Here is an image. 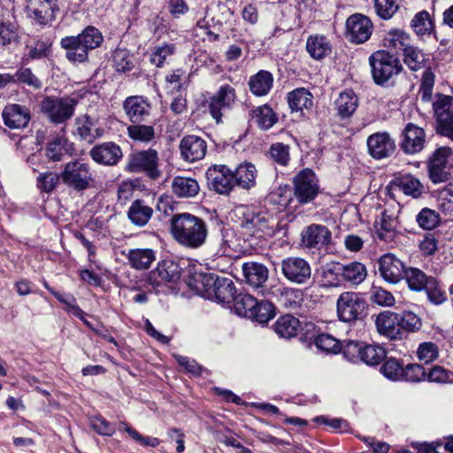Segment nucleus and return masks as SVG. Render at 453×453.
Masks as SVG:
<instances>
[{"label":"nucleus","mask_w":453,"mask_h":453,"mask_svg":"<svg viewBox=\"0 0 453 453\" xmlns=\"http://www.w3.org/2000/svg\"><path fill=\"white\" fill-rule=\"evenodd\" d=\"M170 223L173 237L182 246L196 249L205 242L207 226L201 218L188 212L176 213Z\"/></svg>","instance_id":"f257e3e1"},{"label":"nucleus","mask_w":453,"mask_h":453,"mask_svg":"<svg viewBox=\"0 0 453 453\" xmlns=\"http://www.w3.org/2000/svg\"><path fill=\"white\" fill-rule=\"evenodd\" d=\"M77 103L69 96H45L41 103V111L50 123L65 124L73 118Z\"/></svg>","instance_id":"f03ea898"},{"label":"nucleus","mask_w":453,"mask_h":453,"mask_svg":"<svg viewBox=\"0 0 453 453\" xmlns=\"http://www.w3.org/2000/svg\"><path fill=\"white\" fill-rule=\"evenodd\" d=\"M367 303L360 293L342 292L336 301L338 319L345 323L362 319L365 316Z\"/></svg>","instance_id":"7ed1b4c3"},{"label":"nucleus","mask_w":453,"mask_h":453,"mask_svg":"<svg viewBox=\"0 0 453 453\" xmlns=\"http://www.w3.org/2000/svg\"><path fill=\"white\" fill-rule=\"evenodd\" d=\"M372 78L376 84L382 85L402 71L400 60L385 50H378L369 58Z\"/></svg>","instance_id":"20e7f679"},{"label":"nucleus","mask_w":453,"mask_h":453,"mask_svg":"<svg viewBox=\"0 0 453 453\" xmlns=\"http://www.w3.org/2000/svg\"><path fill=\"white\" fill-rule=\"evenodd\" d=\"M319 194V179L311 169L304 168L293 177V196L299 203L307 204Z\"/></svg>","instance_id":"39448f33"},{"label":"nucleus","mask_w":453,"mask_h":453,"mask_svg":"<svg viewBox=\"0 0 453 453\" xmlns=\"http://www.w3.org/2000/svg\"><path fill=\"white\" fill-rule=\"evenodd\" d=\"M60 177L65 185L74 190L81 191L89 186L92 173L88 164L82 160H74L65 165Z\"/></svg>","instance_id":"423d86ee"},{"label":"nucleus","mask_w":453,"mask_h":453,"mask_svg":"<svg viewBox=\"0 0 453 453\" xmlns=\"http://www.w3.org/2000/svg\"><path fill=\"white\" fill-rule=\"evenodd\" d=\"M127 170L132 173L144 172L147 175L156 180L161 173L158 169V154L156 150L148 149L130 154Z\"/></svg>","instance_id":"0eeeda50"},{"label":"nucleus","mask_w":453,"mask_h":453,"mask_svg":"<svg viewBox=\"0 0 453 453\" xmlns=\"http://www.w3.org/2000/svg\"><path fill=\"white\" fill-rule=\"evenodd\" d=\"M280 270L290 282L303 285L311 278V267L307 260L300 257H288L281 260Z\"/></svg>","instance_id":"6e6552de"},{"label":"nucleus","mask_w":453,"mask_h":453,"mask_svg":"<svg viewBox=\"0 0 453 453\" xmlns=\"http://www.w3.org/2000/svg\"><path fill=\"white\" fill-rule=\"evenodd\" d=\"M209 188L219 195H228L235 187L234 172L225 165H214L206 171Z\"/></svg>","instance_id":"1a4fd4ad"},{"label":"nucleus","mask_w":453,"mask_h":453,"mask_svg":"<svg viewBox=\"0 0 453 453\" xmlns=\"http://www.w3.org/2000/svg\"><path fill=\"white\" fill-rule=\"evenodd\" d=\"M372 21L363 14H353L346 21V37L354 43L366 42L372 32Z\"/></svg>","instance_id":"9d476101"},{"label":"nucleus","mask_w":453,"mask_h":453,"mask_svg":"<svg viewBox=\"0 0 453 453\" xmlns=\"http://www.w3.org/2000/svg\"><path fill=\"white\" fill-rule=\"evenodd\" d=\"M58 0H27V11L30 18L40 25H46L56 19Z\"/></svg>","instance_id":"9b49d317"},{"label":"nucleus","mask_w":453,"mask_h":453,"mask_svg":"<svg viewBox=\"0 0 453 453\" xmlns=\"http://www.w3.org/2000/svg\"><path fill=\"white\" fill-rule=\"evenodd\" d=\"M368 152L374 159L391 157L395 150V142L388 132H377L368 136Z\"/></svg>","instance_id":"f8f14e48"},{"label":"nucleus","mask_w":453,"mask_h":453,"mask_svg":"<svg viewBox=\"0 0 453 453\" xmlns=\"http://www.w3.org/2000/svg\"><path fill=\"white\" fill-rule=\"evenodd\" d=\"M180 157L187 163L202 160L207 151V142L200 136L189 134L184 136L179 144Z\"/></svg>","instance_id":"ddd939ff"},{"label":"nucleus","mask_w":453,"mask_h":453,"mask_svg":"<svg viewBox=\"0 0 453 453\" xmlns=\"http://www.w3.org/2000/svg\"><path fill=\"white\" fill-rule=\"evenodd\" d=\"M451 155L449 147H441L431 156L428 161V172L430 180L434 183L445 182L449 179L447 172L448 158Z\"/></svg>","instance_id":"4468645a"},{"label":"nucleus","mask_w":453,"mask_h":453,"mask_svg":"<svg viewBox=\"0 0 453 453\" xmlns=\"http://www.w3.org/2000/svg\"><path fill=\"white\" fill-rule=\"evenodd\" d=\"M235 212L240 218L239 225L244 234L252 236L257 232H263L267 227L265 217L247 206L236 208Z\"/></svg>","instance_id":"2eb2a0df"},{"label":"nucleus","mask_w":453,"mask_h":453,"mask_svg":"<svg viewBox=\"0 0 453 453\" xmlns=\"http://www.w3.org/2000/svg\"><path fill=\"white\" fill-rule=\"evenodd\" d=\"M235 91L230 85H223L209 102V111L217 123L221 122L224 111L234 102Z\"/></svg>","instance_id":"dca6fc26"},{"label":"nucleus","mask_w":453,"mask_h":453,"mask_svg":"<svg viewBox=\"0 0 453 453\" xmlns=\"http://www.w3.org/2000/svg\"><path fill=\"white\" fill-rule=\"evenodd\" d=\"M4 123L11 129H20L27 127L31 119L30 109L18 104H7L2 112Z\"/></svg>","instance_id":"f3484780"},{"label":"nucleus","mask_w":453,"mask_h":453,"mask_svg":"<svg viewBox=\"0 0 453 453\" xmlns=\"http://www.w3.org/2000/svg\"><path fill=\"white\" fill-rule=\"evenodd\" d=\"M89 155L97 164L116 165L123 157L121 148L113 142H106L94 146Z\"/></svg>","instance_id":"a211bd4d"},{"label":"nucleus","mask_w":453,"mask_h":453,"mask_svg":"<svg viewBox=\"0 0 453 453\" xmlns=\"http://www.w3.org/2000/svg\"><path fill=\"white\" fill-rule=\"evenodd\" d=\"M426 142V134L423 128L413 123H408L403 130V139L401 148L406 154H415L421 151Z\"/></svg>","instance_id":"6ab92c4d"},{"label":"nucleus","mask_w":453,"mask_h":453,"mask_svg":"<svg viewBox=\"0 0 453 453\" xmlns=\"http://www.w3.org/2000/svg\"><path fill=\"white\" fill-rule=\"evenodd\" d=\"M381 276L389 283H397L404 273L403 263L392 253L383 255L379 260Z\"/></svg>","instance_id":"aec40b11"},{"label":"nucleus","mask_w":453,"mask_h":453,"mask_svg":"<svg viewBox=\"0 0 453 453\" xmlns=\"http://www.w3.org/2000/svg\"><path fill=\"white\" fill-rule=\"evenodd\" d=\"M397 226V217L394 211L385 210L374 223L375 234L380 240L391 242L396 236Z\"/></svg>","instance_id":"412c9836"},{"label":"nucleus","mask_w":453,"mask_h":453,"mask_svg":"<svg viewBox=\"0 0 453 453\" xmlns=\"http://www.w3.org/2000/svg\"><path fill=\"white\" fill-rule=\"evenodd\" d=\"M60 46L65 50V58L73 64H83L88 61V50L76 35L61 39Z\"/></svg>","instance_id":"4be33fe9"},{"label":"nucleus","mask_w":453,"mask_h":453,"mask_svg":"<svg viewBox=\"0 0 453 453\" xmlns=\"http://www.w3.org/2000/svg\"><path fill=\"white\" fill-rule=\"evenodd\" d=\"M377 331L391 340L401 339L403 331L400 330L398 314L392 311L380 313L375 320Z\"/></svg>","instance_id":"5701e85b"},{"label":"nucleus","mask_w":453,"mask_h":453,"mask_svg":"<svg viewBox=\"0 0 453 453\" xmlns=\"http://www.w3.org/2000/svg\"><path fill=\"white\" fill-rule=\"evenodd\" d=\"M330 240L331 232L323 225L311 224L302 233V242L307 248L326 246Z\"/></svg>","instance_id":"b1692460"},{"label":"nucleus","mask_w":453,"mask_h":453,"mask_svg":"<svg viewBox=\"0 0 453 453\" xmlns=\"http://www.w3.org/2000/svg\"><path fill=\"white\" fill-rule=\"evenodd\" d=\"M126 114L133 123H138L150 115V104L142 96H134L126 98L123 103Z\"/></svg>","instance_id":"393cba45"},{"label":"nucleus","mask_w":453,"mask_h":453,"mask_svg":"<svg viewBox=\"0 0 453 453\" xmlns=\"http://www.w3.org/2000/svg\"><path fill=\"white\" fill-rule=\"evenodd\" d=\"M74 134L82 141L93 143L104 134V129L98 127L96 122L88 116H81L75 119Z\"/></svg>","instance_id":"a878e982"},{"label":"nucleus","mask_w":453,"mask_h":453,"mask_svg":"<svg viewBox=\"0 0 453 453\" xmlns=\"http://www.w3.org/2000/svg\"><path fill=\"white\" fill-rule=\"evenodd\" d=\"M342 263L329 262L321 266L319 285L322 288L341 287L342 280Z\"/></svg>","instance_id":"bb28decb"},{"label":"nucleus","mask_w":453,"mask_h":453,"mask_svg":"<svg viewBox=\"0 0 453 453\" xmlns=\"http://www.w3.org/2000/svg\"><path fill=\"white\" fill-rule=\"evenodd\" d=\"M236 295L234 283L231 279L217 276V282L208 297L218 303H230Z\"/></svg>","instance_id":"cd10ccee"},{"label":"nucleus","mask_w":453,"mask_h":453,"mask_svg":"<svg viewBox=\"0 0 453 453\" xmlns=\"http://www.w3.org/2000/svg\"><path fill=\"white\" fill-rule=\"evenodd\" d=\"M199 190L197 180L191 177L176 176L172 181V192L179 198L195 197Z\"/></svg>","instance_id":"c85d7f7f"},{"label":"nucleus","mask_w":453,"mask_h":453,"mask_svg":"<svg viewBox=\"0 0 453 453\" xmlns=\"http://www.w3.org/2000/svg\"><path fill=\"white\" fill-rule=\"evenodd\" d=\"M288 103L291 111L303 114L304 110L311 109L313 96L308 89L298 88L288 94Z\"/></svg>","instance_id":"c756f323"},{"label":"nucleus","mask_w":453,"mask_h":453,"mask_svg":"<svg viewBox=\"0 0 453 453\" xmlns=\"http://www.w3.org/2000/svg\"><path fill=\"white\" fill-rule=\"evenodd\" d=\"M243 276L248 284L254 288H260L268 279L267 268L259 263L249 262L242 265Z\"/></svg>","instance_id":"7c9ffc66"},{"label":"nucleus","mask_w":453,"mask_h":453,"mask_svg":"<svg viewBox=\"0 0 453 453\" xmlns=\"http://www.w3.org/2000/svg\"><path fill=\"white\" fill-rule=\"evenodd\" d=\"M217 282L214 273H196L188 281V286L200 296L208 298Z\"/></svg>","instance_id":"2f4dec72"},{"label":"nucleus","mask_w":453,"mask_h":453,"mask_svg":"<svg viewBox=\"0 0 453 453\" xmlns=\"http://www.w3.org/2000/svg\"><path fill=\"white\" fill-rule=\"evenodd\" d=\"M131 267L136 270L148 269L156 259L155 251L151 249H133L127 256Z\"/></svg>","instance_id":"473e14b6"},{"label":"nucleus","mask_w":453,"mask_h":453,"mask_svg":"<svg viewBox=\"0 0 453 453\" xmlns=\"http://www.w3.org/2000/svg\"><path fill=\"white\" fill-rule=\"evenodd\" d=\"M128 219L138 226H145L153 214V209L142 200H135L128 209Z\"/></svg>","instance_id":"72a5a7b5"},{"label":"nucleus","mask_w":453,"mask_h":453,"mask_svg":"<svg viewBox=\"0 0 453 453\" xmlns=\"http://www.w3.org/2000/svg\"><path fill=\"white\" fill-rule=\"evenodd\" d=\"M357 105V96L351 90L341 93L335 101L337 114L342 119L350 117L356 111Z\"/></svg>","instance_id":"f704fd0d"},{"label":"nucleus","mask_w":453,"mask_h":453,"mask_svg":"<svg viewBox=\"0 0 453 453\" xmlns=\"http://www.w3.org/2000/svg\"><path fill=\"white\" fill-rule=\"evenodd\" d=\"M257 171L252 164L240 165L234 172L235 186L250 189L256 184Z\"/></svg>","instance_id":"c9c22d12"},{"label":"nucleus","mask_w":453,"mask_h":453,"mask_svg":"<svg viewBox=\"0 0 453 453\" xmlns=\"http://www.w3.org/2000/svg\"><path fill=\"white\" fill-rule=\"evenodd\" d=\"M403 278L405 279L411 290L420 292L427 287L432 276H427L423 271L414 267H409L404 270Z\"/></svg>","instance_id":"e433bc0d"},{"label":"nucleus","mask_w":453,"mask_h":453,"mask_svg":"<svg viewBox=\"0 0 453 453\" xmlns=\"http://www.w3.org/2000/svg\"><path fill=\"white\" fill-rule=\"evenodd\" d=\"M342 280L348 281L353 285H358L363 282L367 276L365 266L359 262H350L342 264Z\"/></svg>","instance_id":"4c0bfd02"},{"label":"nucleus","mask_w":453,"mask_h":453,"mask_svg":"<svg viewBox=\"0 0 453 453\" xmlns=\"http://www.w3.org/2000/svg\"><path fill=\"white\" fill-rule=\"evenodd\" d=\"M273 78L271 73L261 70L250 77L249 85L250 91L258 96L266 95L273 86Z\"/></svg>","instance_id":"58836bf2"},{"label":"nucleus","mask_w":453,"mask_h":453,"mask_svg":"<svg viewBox=\"0 0 453 453\" xmlns=\"http://www.w3.org/2000/svg\"><path fill=\"white\" fill-rule=\"evenodd\" d=\"M181 269L180 265L173 260H164L157 265V267L152 272L153 277L157 276L165 282H176L180 278Z\"/></svg>","instance_id":"ea45409f"},{"label":"nucleus","mask_w":453,"mask_h":453,"mask_svg":"<svg viewBox=\"0 0 453 453\" xmlns=\"http://www.w3.org/2000/svg\"><path fill=\"white\" fill-rule=\"evenodd\" d=\"M299 326V320L294 316L287 314L277 319L274 330L279 336L288 339L296 335Z\"/></svg>","instance_id":"a19ab883"},{"label":"nucleus","mask_w":453,"mask_h":453,"mask_svg":"<svg viewBox=\"0 0 453 453\" xmlns=\"http://www.w3.org/2000/svg\"><path fill=\"white\" fill-rule=\"evenodd\" d=\"M306 49L311 58L321 59L331 51L329 42L325 36L311 35L308 38Z\"/></svg>","instance_id":"79ce46f5"},{"label":"nucleus","mask_w":453,"mask_h":453,"mask_svg":"<svg viewBox=\"0 0 453 453\" xmlns=\"http://www.w3.org/2000/svg\"><path fill=\"white\" fill-rule=\"evenodd\" d=\"M426 61V55L416 46L410 44L403 51V62L411 71L424 68Z\"/></svg>","instance_id":"37998d69"},{"label":"nucleus","mask_w":453,"mask_h":453,"mask_svg":"<svg viewBox=\"0 0 453 453\" xmlns=\"http://www.w3.org/2000/svg\"><path fill=\"white\" fill-rule=\"evenodd\" d=\"M384 44L388 48L403 52L411 44V37L403 30L394 29L387 33Z\"/></svg>","instance_id":"c03bdc74"},{"label":"nucleus","mask_w":453,"mask_h":453,"mask_svg":"<svg viewBox=\"0 0 453 453\" xmlns=\"http://www.w3.org/2000/svg\"><path fill=\"white\" fill-rule=\"evenodd\" d=\"M234 311L239 316L251 318L257 300L249 294H239L234 296Z\"/></svg>","instance_id":"a18cd8bd"},{"label":"nucleus","mask_w":453,"mask_h":453,"mask_svg":"<svg viewBox=\"0 0 453 453\" xmlns=\"http://www.w3.org/2000/svg\"><path fill=\"white\" fill-rule=\"evenodd\" d=\"M127 131V136L134 142L149 143L155 139V129L152 126L130 125Z\"/></svg>","instance_id":"49530a36"},{"label":"nucleus","mask_w":453,"mask_h":453,"mask_svg":"<svg viewBox=\"0 0 453 453\" xmlns=\"http://www.w3.org/2000/svg\"><path fill=\"white\" fill-rule=\"evenodd\" d=\"M76 36L82 42L83 46L88 49V51L98 48L104 40L102 33L93 26L87 27Z\"/></svg>","instance_id":"de8ad7c7"},{"label":"nucleus","mask_w":453,"mask_h":453,"mask_svg":"<svg viewBox=\"0 0 453 453\" xmlns=\"http://www.w3.org/2000/svg\"><path fill=\"white\" fill-rule=\"evenodd\" d=\"M433 110L436 120L451 115L453 113V97L443 94L435 95Z\"/></svg>","instance_id":"09e8293b"},{"label":"nucleus","mask_w":453,"mask_h":453,"mask_svg":"<svg viewBox=\"0 0 453 453\" xmlns=\"http://www.w3.org/2000/svg\"><path fill=\"white\" fill-rule=\"evenodd\" d=\"M411 27L418 36L430 35L434 30V23L426 11L417 13L411 20Z\"/></svg>","instance_id":"8fccbe9b"},{"label":"nucleus","mask_w":453,"mask_h":453,"mask_svg":"<svg viewBox=\"0 0 453 453\" xmlns=\"http://www.w3.org/2000/svg\"><path fill=\"white\" fill-rule=\"evenodd\" d=\"M113 62L118 72H129L135 65V58L126 49H117L113 54Z\"/></svg>","instance_id":"3c124183"},{"label":"nucleus","mask_w":453,"mask_h":453,"mask_svg":"<svg viewBox=\"0 0 453 453\" xmlns=\"http://www.w3.org/2000/svg\"><path fill=\"white\" fill-rule=\"evenodd\" d=\"M416 221L424 230H432L439 226L441 218L439 213L430 208H423L416 216Z\"/></svg>","instance_id":"603ef678"},{"label":"nucleus","mask_w":453,"mask_h":453,"mask_svg":"<svg viewBox=\"0 0 453 453\" xmlns=\"http://www.w3.org/2000/svg\"><path fill=\"white\" fill-rule=\"evenodd\" d=\"M399 188L407 196L417 198L421 196L423 185L412 175H403L398 180Z\"/></svg>","instance_id":"864d4df0"},{"label":"nucleus","mask_w":453,"mask_h":453,"mask_svg":"<svg viewBox=\"0 0 453 453\" xmlns=\"http://www.w3.org/2000/svg\"><path fill=\"white\" fill-rule=\"evenodd\" d=\"M386 357L383 347L374 344L364 346L361 352V360L369 365H376Z\"/></svg>","instance_id":"5fc2aeb1"},{"label":"nucleus","mask_w":453,"mask_h":453,"mask_svg":"<svg viewBox=\"0 0 453 453\" xmlns=\"http://www.w3.org/2000/svg\"><path fill=\"white\" fill-rule=\"evenodd\" d=\"M233 233L229 228H221L219 234L214 238L213 245L216 254L220 256L230 255V251L234 250L232 246Z\"/></svg>","instance_id":"6e6d98bb"},{"label":"nucleus","mask_w":453,"mask_h":453,"mask_svg":"<svg viewBox=\"0 0 453 453\" xmlns=\"http://www.w3.org/2000/svg\"><path fill=\"white\" fill-rule=\"evenodd\" d=\"M439 346L433 342H421L416 351L417 357L425 364L432 363L439 357Z\"/></svg>","instance_id":"4d7b16f0"},{"label":"nucleus","mask_w":453,"mask_h":453,"mask_svg":"<svg viewBox=\"0 0 453 453\" xmlns=\"http://www.w3.org/2000/svg\"><path fill=\"white\" fill-rule=\"evenodd\" d=\"M253 113L257 125L263 129L271 128L277 121L273 109L267 105L257 107Z\"/></svg>","instance_id":"13d9d810"},{"label":"nucleus","mask_w":453,"mask_h":453,"mask_svg":"<svg viewBox=\"0 0 453 453\" xmlns=\"http://www.w3.org/2000/svg\"><path fill=\"white\" fill-rule=\"evenodd\" d=\"M370 300L372 303L383 307H391L395 303V296L391 292L377 286L372 287L370 291Z\"/></svg>","instance_id":"bf43d9fd"},{"label":"nucleus","mask_w":453,"mask_h":453,"mask_svg":"<svg viewBox=\"0 0 453 453\" xmlns=\"http://www.w3.org/2000/svg\"><path fill=\"white\" fill-rule=\"evenodd\" d=\"M175 52L173 44L165 43L161 46L154 48L150 55V62L157 67H162L164 63L167 61Z\"/></svg>","instance_id":"052dcab7"},{"label":"nucleus","mask_w":453,"mask_h":453,"mask_svg":"<svg viewBox=\"0 0 453 453\" xmlns=\"http://www.w3.org/2000/svg\"><path fill=\"white\" fill-rule=\"evenodd\" d=\"M254 315L250 319L257 320L259 323H265L275 315L274 306L269 301H257L255 309L253 310Z\"/></svg>","instance_id":"680f3d73"},{"label":"nucleus","mask_w":453,"mask_h":453,"mask_svg":"<svg viewBox=\"0 0 453 453\" xmlns=\"http://www.w3.org/2000/svg\"><path fill=\"white\" fill-rule=\"evenodd\" d=\"M400 0H374L378 16L383 19H390L399 9Z\"/></svg>","instance_id":"e2e57ef3"},{"label":"nucleus","mask_w":453,"mask_h":453,"mask_svg":"<svg viewBox=\"0 0 453 453\" xmlns=\"http://www.w3.org/2000/svg\"><path fill=\"white\" fill-rule=\"evenodd\" d=\"M401 380L408 382H419L426 377L425 368L418 364H409L403 368Z\"/></svg>","instance_id":"0e129e2a"},{"label":"nucleus","mask_w":453,"mask_h":453,"mask_svg":"<svg viewBox=\"0 0 453 453\" xmlns=\"http://www.w3.org/2000/svg\"><path fill=\"white\" fill-rule=\"evenodd\" d=\"M403 366L397 359L389 358L388 359L380 368L381 372L388 379L396 381L401 380L403 376Z\"/></svg>","instance_id":"69168bd1"},{"label":"nucleus","mask_w":453,"mask_h":453,"mask_svg":"<svg viewBox=\"0 0 453 453\" xmlns=\"http://www.w3.org/2000/svg\"><path fill=\"white\" fill-rule=\"evenodd\" d=\"M314 343L318 349L326 352L337 353L341 349L339 341L327 334H319Z\"/></svg>","instance_id":"338daca9"},{"label":"nucleus","mask_w":453,"mask_h":453,"mask_svg":"<svg viewBox=\"0 0 453 453\" xmlns=\"http://www.w3.org/2000/svg\"><path fill=\"white\" fill-rule=\"evenodd\" d=\"M66 140L63 137H56L49 142L46 148L47 157L54 162L61 161L64 156V146Z\"/></svg>","instance_id":"774afa93"}]
</instances>
